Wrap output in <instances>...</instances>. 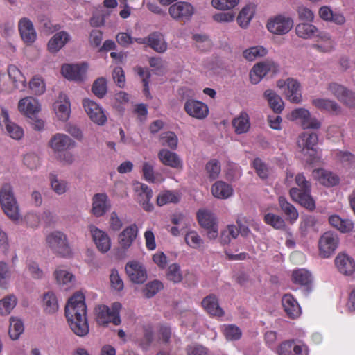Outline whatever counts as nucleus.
<instances>
[{"label": "nucleus", "mask_w": 355, "mask_h": 355, "mask_svg": "<svg viewBox=\"0 0 355 355\" xmlns=\"http://www.w3.org/2000/svg\"><path fill=\"white\" fill-rule=\"evenodd\" d=\"M85 296L81 293H75L68 300L65 306V315L71 331L83 337L89 333Z\"/></svg>", "instance_id": "f257e3e1"}, {"label": "nucleus", "mask_w": 355, "mask_h": 355, "mask_svg": "<svg viewBox=\"0 0 355 355\" xmlns=\"http://www.w3.org/2000/svg\"><path fill=\"white\" fill-rule=\"evenodd\" d=\"M297 187H292L289 194L292 200L309 210L315 208V200L311 196V184L302 173H298L295 178Z\"/></svg>", "instance_id": "f03ea898"}, {"label": "nucleus", "mask_w": 355, "mask_h": 355, "mask_svg": "<svg viewBox=\"0 0 355 355\" xmlns=\"http://www.w3.org/2000/svg\"><path fill=\"white\" fill-rule=\"evenodd\" d=\"M46 245L58 256L69 258L73 255L67 236L61 231H53L46 235Z\"/></svg>", "instance_id": "7ed1b4c3"}, {"label": "nucleus", "mask_w": 355, "mask_h": 355, "mask_svg": "<svg viewBox=\"0 0 355 355\" xmlns=\"http://www.w3.org/2000/svg\"><path fill=\"white\" fill-rule=\"evenodd\" d=\"M25 83V78L15 65L8 67V74L0 73V92L2 93L9 94L15 89L24 88Z\"/></svg>", "instance_id": "20e7f679"}, {"label": "nucleus", "mask_w": 355, "mask_h": 355, "mask_svg": "<svg viewBox=\"0 0 355 355\" xmlns=\"http://www.w3.org/2000/svg\"><path fill=\"white\" fill-rule=\"evenodd\" d=\"M121 304L119 302H114L111 307L106 305H98L95 308V320L98 325L106 326L110 322L115 325L121 323L119 315Z\"/></svg>", "instance_id": "39448f33"}, {"label": "nucleus", "mask_w": 355, "mask_h": 355, "mask_svg": "<svg viewBox=\"0 0 355 355\" xmlns=\"http://www.w3.org/2000/svg\"><path fill=\"white\" fill-rule=\"evenodd\" d=\"M293 19L286 14H277L268 18L266 28L268 32L275 35L288 34L293 28Z\"/></svg>", "instance_id": "423d86ee"}, {"label": "nucleus", "mask_w": 355, "mask_h": 355, "mask_svg": "<svg viewBox=\"0 0 355 355\" xmlns=\"http://www.w3.org/2000/svg\"><path fill=\"white\" fill-rule=\"evenodd\" d=\"M318 141V135L314 132H304L297 139V146L304 155V159L307 163H313L315 160V146Z\"/></svg>", "instance_id": "0eeeda50"}, {"label": "nucleus", "mask_w": 355, "mask_h": 355, "mask_svg": "<svg viewBox=\"0 0 355 355\" xmlns=\"http://www.w3.org/2000/svg\"><path fill=\"white\" fill-rule=\"evenodd\" d=\"M279 71V65L272 60H266L253 66L250 71L251 83L258 84L267 74L274 75Z\"/></svg>", "instance_id": "6e6552de"}, {"label": "nucleus", "mask_w": 355, "mask_h": 355, "mask_svg": "<svg viewBox=\"0 0 355 355\" xmlns=\"http://www.w3.org/2000/svg\"><path fill=\"white\" fill-rule=\"evenodd\" d=\"M326 89L347 107H355V93L345 86L337 83H330L327 85Z\"/></svg>", "instance_id": "1a4fd4ad"}, {"label": "nucleus", "mask_w": 355, "mask_h": 355, "mask_svg": "<svg viewBox=\"0 0 355 355\" xmlns=\"http://www.w3.org/2000/svg\"><path fill=\"white\" fill-rule=\"evenodd\" d=\"M339 244L337 234L333 232H324L319 239V255L324 259L330 257L336 251Z\"/></svg>", "instance_id": "9d476101"}, {"label": "nucleus", "mask_w": 355, "mask_h": 355, "mask_svg": "<svg viewBox=\"0 0 355 355\" xmlns=\"http://www.w3.org/2000/svg\"><path fill=\"white\" fill-rule=\"evenodd\" d=\"M195 11L193 6L187 1L175 2L168 8V14L175 21L183 22L189 21Z\"/></svg>", "instance_id": "9b49d317"}, {"label": "nucleus", "mask_w": 355, "mask_h": 355, "mask_svg": "<svg viewBox=\"0 0 355 355\" xmlns=\"http://www.w3.org/2000/svg\"><path fill=\"white\" fill-rule=\"evenodd\" d=\"M184 110L189 116L198 120H204L209 113V107L206 103L193 98L185 101Z\"/></svg>", "instance_id": "f8f14e48"}, {"label": "nucleus", "mask_w": 355, "mask_h": 355, "mask_svg": "<svg viewBox=\"0 0 355 355\" xmlns=\"http://www.w3.org/2000/svg\"><path fill=\"white\" fill-rule=\"evenodd\" d=\"M56 284L64 289H69L76 284V275L64 266H58L53 272Z\"/></svg>", "instance_id": "ddd939ff"}, {"label": "nucleus", "mask_w": 355, "mask_h": 355, "mask_svg": "<svg viewBox=\"0 0 355 355\" xmlns=\"http://www.w3.org/2000/svg\"><path fill=\"white\" fill-rule=\"evenodd\" d=\"M83 106L93 123L98 125L105 124L107 121V115L101 105L94 101L85 99L83 101Z\"/></svg>", "instance_id": "4468645a"}, {"label": "nucleus", "mask_w": 355, "mask_h": 355, "mask_svg": "<svg viewBox=\"0 0 355 355\" xmlns=\"http://www.w3.org/2000/svg\"><path fill=\"white\" fill-rule=\"evenodd\" d=\"M0 126L14 139L19 140L24 136L23 128L10 121L8 112L3 107H0Z\"/></svg>", "instance_id": "2eb2a0df"}, {"label": "nucleus", "mask_w": 355, "mask_h": 355, "mask_svg": "<svg viewBox=\"0 0 355 355\" xmlns=\"http://www.w3.org/2000/svg\"><path fill=\"white\" fill-rule=\"evenodd\" d=\"M48 146L55 153H57L75 148L76 143L69 135L58 132L50 138Z\"/></svg>", "instance_id": "dca6fc26"}, {"label": "nucleus", "mask_w": 355, "mask_h": 355, "mask_svg": "<svg viewBox=\"0 0 355 355\" xmlns=\"http://www.w3.org/2000/svg\"><path fill=\"white\" fill-rule=\"evenodd\" d=\"M125 272L130 280L135 284H143L147 279V271L144 264L138 261H128Z\"/></svg>", "instance_id": "f3484780"}, {"label": "nucleus", "mask_w": 355, "mask_h": 355, "mask_svg": "<svg viewBox=\"0 0 355 355\" xmlns=\"http://www.w3.org/2000/svg\"><path fill=\"white\" fill-rule=\"evenodd\" d=\"M111 208L108 196L104 193H96L92 199L91 213L95 217L103 216Z\"/></svg>", "instance_id": "a211bd4d"}, {"label": "nucleus", "mask_w": 355, "mask_h": 355, "mask_svg": "<svg viewBox=\"0 0 355 355\" xmlns=\"http://www.w3.org/2000/svg\"><path fill=\"white\" fill-rule=\"evenodd\" d=\"M88 65L86 63L80 64H65L61 69L62 74L68 80L82 81L87 73Z\"/></svg>", "instance_id": "6ab92c4d"}, {"label": "nucleus", "mask_w": 355, "mask_h": 355, "mask_svg": "<svg viewBox=\"0 0 355 355\" xmlns=\"http://www.w3.org/2000/svg\"><path fill=\"white\" fill-rule=\"evenodd\" d=\"M89 232L96 248L100 252L105 253L110 250L111 239L106 232L94 225L89 227Z\"/></svg>", "instance_id": "aec40b11"}, {"label": "nucleus", "mask_w": 355, "mask_h": 355, "mask_svg": "<svg viewBox=\"0 0 355 355\" xmlns=\"http://www.w3.org/2000/svg\"><path fill=\"white\" fill-rule=\"evenodd\" d=\"M56 118L61 121H67L71 114V103L65 94H60L58 99L53 105Z\"/></svg>", "instance_id": "412c9836"}, {"label": "nucleus", "mask_w": 355, "mask_h": 355, "mask_svg": "<svg viewBox=\"0 0 355 355\" xmlns=\"http://www.w3.org/2000/svg\"><path fill=\"white\" fill-rule=\"evenodd\" d=\"M19 111L24 116L33 119L41 110L39 101L33 97L28 96L21 98L18 103Z\"/></svg>", "instance_id": "4be33fe9"}, {"label": "nucleus", "mask_w": 355, "mask_h": 355, "mask_svg": "<svg viewBox=\"0 0 355 355\" xmlns=\"http://www.w3.org/2000/svg\"><path fill=\"white\" fill-rule=\"evenodd\" d=\"M139 233V229L135 223L124 228L118 235V243L123 250L129 249L135 241Z\"/></svg>", "instance_id": "5701e85b"}, {"label": "nucleus", "mask_w": 355, "mask_h": 355, "mask_svg": "<svg viewBox=\"0 0 355 355\" xmlns=\"http://www.w3.org/2000/svg\"><path fill=\"white\" fill-rule=\"evenodd\" d=\"M159 160L162 164L178 170H182L183 163L178 155L167 149H162L157 155Z\"/></svg>", "instance_id": "b1692460"}, {"label": "nucleus", "mask_w": 355, "mask_h": 355, "mask_svg": "<svg viewBox=\"0 0 355 355\" xmlns=\"http://www.w3.org/2000/svg\"><path fill=\"white\" fill-rule=\"evenodd\" d=\"M134 190L139 196V201L141 204L144 209L147 211H151L153 209V204L150 200L153 196V191L146 184L136 182L134 184Z\"/></svg>", "instance_id": "393cba45"}, {"label": "nucleus", "mask_w": 355, "mask_h": 355, "mask_svg": "<svg viewBox=\"0 0 355 355\" xmlns=\"http://www.w3.org/2000/svg\"><path fill=\"white\" fill-rule=\"evenodd\" d=\"M18 28L22 40L26 44L33 43L37 38V33L32 21L26 18H21L18 23Z\"/></svg>", "instance_id": "a878e982"}, {"label": "nucleus", "mask_w": 355, "mask_h": 355, "mask_svg": "<svg viewBox=\"0 0 355 355\" xmlns=\"http://www.w3.org/2000/svg\"><path fill=\"white\" fill-rule=\"evenodd\" d=\"M311 104L318 110L338 115L341 113L340 105L334 100L325 98L315 97L311 100Z\"/></svg>", "instance_id": "bb28decb"}, {"label": "nucleus", "mask_w": 355, "mask_h": 355, "mask_svg": "<svg viewBox=\"0 0 355 355\" xmlns=\"http://www.w3.org/2000/svg\"><path fill=\"white\" fill-rule=\"evenodd\" d=\"M334 261L338 271L345 275H351L355 271L354 259L345 253H339Z\"/></svg>", "instance_id": "cd10ccee"}, {"label": "nucleus", "mask_w": 355, "mask_h": 355, "mask_svg": "<svg viewBox=\"0 0 355 355\" xmlns=\"http://www.w3.org/2000/svg\"><path fill=\"white\" fill-rule=\"evenodd\" d=\"M284 93L287 99L291 103H299L302 100L300 85L293 78H288L284 83Z\"/></svg>", "instance_id": "c85d7f7f"}, {"label": "nucleus", "mask_w": 355, "mask_h": 355, "mask_svg": "<svg viewBox=\"0 0 355 355\" xmlns=\"http://www.w3.org/2000/svg\"><path fill=\"white\" fill-rule=\"evenodd\" d=\"M317 43L313 45V48L321 53H329L334 49L335 42L329 33L318 31Z\"/></svg>", "instance_id": "c756f323"}, {"label": "nucleus", "mask_w": 355, "mask_h": 355, "mask_svg": "<svg viewBox=\"0 0 355 355\" xmlns=\"http://www.w3.org/2000/svg\"><path fill=\"white\" fill-rule=\"evenodd\" d=\"M282 303L284 311L291 318H296L301 314V309L297 301L291 294L282 297Z\"/></svg>", "instance_id": "7c9ffc66"}, {"label": "nucleus", "mask_w": 355, "mask_h": 355, "mask_svg": "<svg viewBox=\"0 0 355 355\" xmlns=\"http://www.w3.org/2000/svg\"><path fill=\"white\" fill-rule=\"evenodd\" d=\"M319 29L312 22H300L295 28L296 35L303 40H310L316 37Z\"/></svg>", "instance_id": "2f4dec72"}, {"label": "nucleus", "mask_w": 355, "mask_h": 355, "mask_svg": "<svg viewBox=\"0 0 355 355\" xmlns=\"http://www.w3.org/2000/svg\"><path fill=\"white\" fill-rule=\"evenodd\" d=\"M313 178L326 187H332L338 183V177L331 171L319 168L313 171Z\"/></svg>", "instance_id": "473e14b6"}, {"label": "nucleus", "mask_w": 355, "mask_h": 355, "mask_svg": "<svg viewBox=\"0 0 355 355\" xmlns=\"http://www.w3.org/2000/svg\"><path fill=\"white\" fill-rule=\"evenodd\" d=\"M71 39L70 35L66 31L55 33L48 42V49L51 53L60 50Z\"/></svg>", "instance_id": "72a5a7b5"}, {"label": "nucleus", "mask_w": 355, "mask_h": 355, "mask_svg": "<svg viewBox=\"0 0 355 355\" xmlns=\"http://www.w3.org/2000/svg\"><path fill=\"white\" fill-rule=\"evenodd\" d=\"M256 10V6L254 3L245 5L239 12L236 21L242 28H247L254 17Z\"/></svg>", "instance_id": "f704fd0d"}, {"label": "nucleus", "mask_w": 355, "mask_h": 355, "mask_svg": "<svg viewBox=\"0 0 355 355\" xmlns=\"http://www.w3.org/2000/svg\"><path fill=\"white\" fill-rule=\"evenodd\" d=\"M148 44L156 52L163 53L168 49L164 36L160 33H153L147 38Z\"/></svg>", "instance_id": "c9c22d12"}, {"label": "nucleus", "mask_w": 355, "mask_h": 355, "mask_svg": "<svg viewBox=\"0 0 355 355\" xmlns=\"http://www.w3.org/2000/svg\"><path fill=\"white\" fill-rule=\"evenodd\" d=\"M212 195L218 199H227L231 197L234 190L231 185L223 182H216L211 188Z\"/></svg>", "instance_id": "e433bc0d"}, {"label": "nucleus", "mask_w": 355, "mask_h": 355, "mask_svg": "<svg viewBox=\"0 0 355 355\" xmlns=\"http://www.w3.org/2000/svg\"><path fill=\"white\" fill-rule=\"evenodd\" d=\"M279 355H306V348L304 345H296L293 341L283 343L279 347Z\"/></svg>", "instance_id": "4c0bfd02"}, {"label": "nucleus", "mask_w": 355, "mask_h": 355, "mask_svg": "<svg viewBox=\"0 0 355 355\" xmlns=\"http://www.w3.org/2000/svg\"><path fill=\"white\" fill-rule=\"evenodd\" d=\"M232 123L236 134L246 133L250 128L249 115L246 112H242L232 120Z\"/></svg>", "instance_id": "58836bf2"}, {"label": "nucleus", "mask_w": 355, "mask_h": 355, "mask_svg": "<svg viewBox=\"0 0 355 355\" xmlns=\"http://www.w3.org/2000/svg\"><path fill=\"white\" fill-rule=\"evenodd\" d=\"M202 304L207 312L211 315L220 317L223 315V311L219 306L218 300L215 296L206 297L202 300Z\"/></svg>", "instance_id": "ea45409f"}, {"label": "nucleus", "mask_w": 355, "mask_h": 355, "mask_svg": "<svg viewBox=\"0 0 355 355\" xmlns=\"http://www.w3.org/2000/svg\"><path fill=\"white\" fill-rule=\"evenodd\" d=\"M264 97L268 102L270 108L276 113L281 112L284 109V102L281 97L271 89L264 92Z\"/></svg>", "instance_id": "a19ab883"}, {"label": "nucleus", "mask_w": 355, "mask_h": 355, "mask_svg": "<svg viewBox=\"0 0 355 355\" xmlns=\"http://www.w3.org/2000/svg\"><path fill=\"white\" fill-rule=\"evenodd\" d=\"M42 306L44 311L47 313H54L58 310V301L53 291H48L44 294Z\"/></svg>", "instance_id": "79ce46f5"}, {"label": "nucleus", "mask_w": 355, "mask_h": 355, "mask_svg": "<svg viewBox=\"0 0 355 355\" xmlns=\"http://www.w3.org/2000/svg\"><path fill=\"white\" fill-rule=\"evenodd\" d=\"M268 50L263 46H254L245 49L243 51V57L248 61L252 62L257 58L267 55Z\"/></svg>", "instance_id": "37998d69"}, {"label": "nucleus", "mask_w": 355, "mask_h": 355, "mask_svg": "<svg viewBox=\"0 0 355 355\" xmlns=\"http://www.w3.org/2000/svg\"><path fill=\"white\" fill-rule=\"evenodd\" d=\"M238 235L239 231L236 226L234 225H228L221 231L218 242L222 245H228L230 243L232 239L237 238Z\"/></svg>", "instance_id": "c03bdc74"}, {"label": "nucleus", "mask_w": 355, "mask_h": 355, "mask_svg": "<svg viewBox=\"0 0 355 355\" xmlns=\"http://www.w3.org/2000/svg\"><path fill=\"white\" fill-rule=\"evenodd\" d=\"M329 222L331 226L343 233L349 232L353 228V223L350 220L342 219L337 215L331 216Z\"/></svg>", "instance_id": "a18cd8bd"}, {"label": "nucleus", "mask_w": 355, "mask_h": 355, "mask_svg": "<svg viewBox=\"0 0 355 355\" xmlns=\"http://www.w3.org/2000/svg\"><path fill=\"white\" fill-rule=\"evenodd\" d=\"M49 181L51 189L57 195L60 196L64 194L69 189V184L67 181L59 178L55 175H50Z\"/></svg>", "instance_id": "49530a36"}, {"label": "nucleus", "mask_w": 355, "mask_h": 355, "mask_svg": "<svg viewBox=\"0 0 355 355\" xmlns=\"http://www.w3.org/2000/svg\"><path fill=\"white\" fill-rule=\"evenodd\" d=\"M279 204L282 211L291 223L295 222L297 219L298 212L297 209L284 197L280 196L279 198Z\"/></svg>", "instance_id": "de8ad7c7"}, {"label": "nucleus", "mask_w": 355, "mask_h": 355, "mask_svg": "<svg viewBox=\"0 0 355 355\" xmlns=\"http://www.w3.org/2000/svg\"><path fill=\"white\" fill-rule=\"evenodd\" d=\"M5 214L12 221H17L21 218L17 200L1 204Z\"/></svg>", "instance_id": "09e8293b"}, {"label": "nucleus", "mask_w": 355, "mask_h": 355, "mask_svg": "<svg viewBox=\"0 0 355 355\" xmlns=\"http://www.w3.org/2000/svg\"><path fill=\"white\" fill-rule=\"evenodd\" d=\"M198 220L200 226L204 229L218 224L216 216L207 210H200L198 212Z\"/></svg>", "instance_id": "8fccbe9b"}, {"label": "nucleus", "mask_w": 355, "mask_h": 355, "mask_svg": "<svg viewBox=\"0 0 355 355\" xmlns=\"http://www.w3.org/2000/svg\"><path fill=\"white\" fill-rule=\"evenodd\" d=\"M24 330V324L20 319L14 317L10 318L8 332L12 340L18 339Z\"/></svg>", "instance_id": "3c124183"}, {"label": "nucleus", "mask_w": 355, "mask_h": 355, "mask_svg": "<svg viewBox=\"0 0 355 355\" xmlns=\"http://www.w3.org/2000/svg\"><path fill=\"white\" fill-rule=\"evenodd\" d=\"M17 299L14 295L6 296L0 300V314L2 315H8L15 307Z\"/></svg>", "instance_id": "603ef678"}, {"label": "nucleus", "mask_w": 355, "mask_h": 355, "mask_svg": "<svg viewBox=\"0 0 355 355\" xmlns=\"http://www.w3.org/2000/svg\"><path fill=\"white\" fill-rule=\"evenodd\" d=\"M240 3V0H211V6L218 10L233 11Z\"/></svg>", "instance_id": "864d4df0"}, {"label": "nucleus", "mask_w": 355, "mask_h": 355, "mask_svg": "<svg viewBox=\"0 0 355 355\" xmlns=\"http://www.w3.org/2000/svg\"><path fill=\"white\" fill-rule=\"evenodd\" d=\"M293 279L295 283L301 285H309L312 282V275L311 273L306 269H297L293 272Z\"/></svg>", "instance_id": "5fc2aeb1"}, {"label": "nucleus", "mask_w": 355, "mask_h": 355, "mask_svg": "<svg viewBox=\"0 0 355 355\" xmlns=\"http://www.w3.org/2000/svg\"><path fill=\"white\" fill-rule=\"evenodd\" d=\"M159 142L161 145L175 150L178 144V139L174 132H166L160 135Z\"/></svg>", "instance_id": "6e6d98bb"}, {"label": "nucleus", "mask_w": 355, "mask_h": 355, "mask_svg": "<svg viewBox=\"0 0 355 355\" xmlns=\"http://www.w3.org/2000/svg\"><path fill=\"white\" fill-rule=\"evenodd\" d=\"M166 278L173 283H179L183 279L180 266L178 263L171 264L166 271Z\"/></svg>", "instance_id": "4d7b16f0"}, {"label": "nucleus", "mask_w": 355, "mask_h": 355, "mask_svg": "<svg viewBox=\"0 0 355 355\" xmlns=\"http://www.w3.org/2000/svg\"><path fill=\"white\" fill-rule=\"evenodd\" d=\"M12 275V272L8 264L4 261H0V287L7 288Z\"/></svg>", "instance_id": "13d9d810"}, {"label": "nucleus", "mask_w": 355, "mask_h": 355, "mask_svg": "<svg viewBox=\"0 0 355 355\" xmlns=\"http://www.w3.org/2000/svg\"><path fill=\"white\" fill-rule=\"evenodd\" d=\"M29 88L33 94L41 95L46 90V85L42 77L35 76L30 80Z\"/></svg>", "instance_id": "bf43d9fd"}, {"label": "nucleus", "mask_w": 355, "mask_h": 355, "mask_svg": "<svg viewBox=\"0 0 355 355\" xmlns=\"http://www.w3.org/2000/svg\"><path fill=\"white\" fill-rule=\"evenodd\" d=\"M184 239L187 244L193 249L200 248L204 243L202 239L195 231L188 232L185 235Z\"/></svg>", "instance_id": "052dcab7"}, {"label": "nucleus", "mask_w": 355, "mask_h": 355, "mask_svg": "<svg viewBox=\"0 0 355 355\" xmlns=\"http://www.w3.org/2000/svg\"><path fill=\"white\" fill-rule=\"evenodd\" d=\"M236 18V13L234 11L219 12L212 15V19L215 22L220 24L232 23Z\"/></svg>", "instance_id": "680f3d73"}, {"label": "nucleus", "mask_w": 355, "mask_h": 355, "mask_svg": "<svg viewBox=\"0 0 355 355\" xmlns=\"http://www.w3.org/2000/svg\"><path fill=\"white\" fill-rule=\"evenodd\" d=\"M92 90L95 96L100 98H103L107 90L106 80L102 77L96 79L93 83Z\"/></svg>", "instance_id": "e2e57ef3"}, {"label": "nucleus", "mask_w": 355, "mask_h": 355, "mask_svg": "<svg viewBox=\"0 0 355 355\" xmlns=\"http://www.w3.org/2000/svg\"><path fill=\"white\" fill-rule=\"evenodd\" d=\"M297 17L302 22H313L315 14L309 8L300 6L296 10Z\"/></svg>", "instance_id": "0e129e2a"}, {"label": "nucleus", "mask_w": 355, "mask_h": 355, "mask_svg": "<svg viewBox=\"0 0 355 355\" xmlns=\"http://www.w3.org/2000/svg\"><path fill=\"white\" fill-rule=\"evenodd\" d=\"M264 221L266 224L271 225L275 229L282 230L285 227L284 219L276 214L268 213L264 216Z\"/></svg>", "instance_id": "69168bd1"}, {"label": "nucleus", "mask_w": 355, "mask_h": 355, "mask_svg": "<svg viewBox=\"0 0 355 355\" xmlns=\"http://www.w3.org/2000/svg\"><path fill=\"white\" fill-rule=\"evenodd\" d=\"M206 172L211 180L216 179L221 171L220 164L216 159H211L208 162L205 166Z\"/></svg>", "instance_id": "338daca9"}, {"label": "nucleus", "mask_w": 355, "mask_h": 355, "mask_svg": "<svg viewBox=\"0 0 355 355\" xmlns=\"http://www.w3.org/2000/svg\"><path fill=\"white\" fill-rule=\"evenodd\" d=\"M196 46L200 51H207L211 46L210 39L205 35L195 34L192 37Z\"/></svg>", "instance_id": "774afa93"}]
</instances>
